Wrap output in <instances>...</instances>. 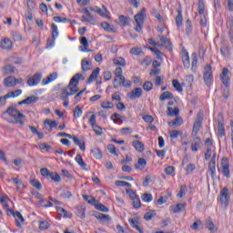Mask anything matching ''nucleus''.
Returning <instances> with one entry per match:
<instances>
[{
    "label": "nucleus",
    "mask_w": 233,
    "mask_h": 233,
    "mask_svg": "<svg viewBox=\"0 0 233 233\" xmlns=\"http://www.w3.org/2000/svg\"><path fill=\"white\" fill-rule=\"evenodd\" d=\"M79 79H85V76H83L81 74H76L70 80L69 85L66 88L62 89L60 98L62 101H69L68 96H74L79 92V87H77V85L79 83Z\"/></svg>",
    "instance_id": "obj_1"
},
{
    "label": "nucleus",
    "mask_w": 233,
    "mask_h": 233,
    "mask_svg": "<svg viewBox=\"0 0 233 233\" xmlns=\"http://www.w3.org/2000/svg\"><path fill=\"white\" fill-rule=\"evenodd\" d=\"M1 205L4 208V210H5L7 216H14L15 218L16 221V227L18 228H21V223H25V218H23V215L19 213V211H16L14 213V209H12V201L8 197L3 196L1 197Z\"/></svg>",
    "instance_id": "obj_2"
},
{
    "label": "nucleus",
    "mask_w": 233,
    "mask_h": 233,
    "mask_svg": "<svg viewBox=\"0 0 233 233\" xmlns=\"http://www.w3.org/2000/svg\"><path fill=\"white\" fill-rule=\"evenodd\" d=\"M3 116L5 119H7L8 123L21 126L25 125V115L14 107H9L3 113Z\"/></svg>",
    "instance_id": "obj_3"
},
{
    "label": "nucleus",
    "mask_w": 233,
    "mask_h": 233,
    "mask_svg": "<svg viewBox=\"0 0 233 233\" xmlns=\"http://www.w3.org/2000/svg\"><path fill=\"white\" fill-rule=\"evenodd\" d=\"M147 11L142 9L138 14L134 16V19L137 23V26L135 27L136 32L138 34H143V25H145V14Z\"/></svg>",
    "instance_id": "obj_4"
},
{
    "label": "nucleus",
    "mask_w": 233,
    "mask_h": 233,
    "mask_svg": "<svg viewBox=\"0 0 233 233\" xmlns=\"http://www.w3.org/2000/svg\"><path fill=\"white\" fill-rule=\"evenodd\" d=\"M220 205L227 208L228 207V202L230 201V192L228 187H224L220 190L219 194Z\"/></svg>",
    "instance_id": "obj_5"
},
{
    "label": "nucleus",
    "mask_w": 233,
    "mask_h": 233,
    "mask_svg": "<svg viewBox=\"0 0 233 233\" xmlns=\"http://www.w3.org/2000/svg\"><path fill=\"white\" fill-rule=\"evenodd\" d=\"M132 86V82L130 80H127L124 76H115L113 86L114 88H119V86H125V88H128Z\"/></svg>",
    "instance_id": "obj_6"
},
{
    "label": "nucleus",
    "mask_w": 233,
    "mask_h": 233,
    "mask_svg": "<svg viewBox=\"0 0 233 233\" xmlns=\"http://www.w3.org/2000/svg\"><path fill=\"white\" fill-rule=\"evenodd\" d=\"M203 77L207 86H210L212 85V66L210 65L206 66Z\"/></svg>",
    "instance_id": "obj_7"
},
{
    "label": "nucleus",
    "mask_w": 233,
    "mask_h": 233,
    "mask_svg": "<svg viewBox=\"0 0 233 233\" xmlns=\"http://www.w3.org/2000/svg\"><path fill=\"white\" fill-rule=\"evenodd\" d=\"M41 79H43V74L35 73L33 76L27 79L28 86H35L41 83Z\"/></svg>",
    "instance_id": "obj_8"
},
{
    "label": "nucleus",
    "mask_w": 233,
    "mask_h": 233,
    "mask_svg": "<svg viewBox=\"0 0 233 233\" xmlns=\"http://www.w3.org/2000/svg\"><path fill=\"white\" fill-rule=\"evenodd\" d=\"M220 168L222 170V174L226 177H230V164L228 163V159L227 158H222L221 164H220Z\"/></svg>",
    "instance_id": "obj_9"
},
{
    "label": "nucleus",
    "mask_w": 233,
    "mask_h": 233,
    "mask_svg": "<svg viewBox=\"0 0 233 233\" xmlns=\"http://www.w3.org/2000/svg\"><path fill=\"white\" fill-rule=\"evenodd\" d=\"M216 152L213 151L212 159L208 164V174L211 176V177H216Z\"/></svg>",
    "instance_id": "obj_10"
},
{
    "label": "nucleus",
    "mask_w": 233,
    "mask_h": 233,
    "mask_svg": "<svg viewBox=\"0 0 233 233\" xmlns=\"http://www.w3.org/2000/svg\"><path fill=\"white\" fill-rule=\"evenodd\" d=\"M84 13L85 15H82L83 21H86V23H89L91 25H96L97 23V20L92 16L90 10L85 9Z\"/></svg>",
    "instance_id": "obj_11"
},
{
    "label": "nucleus",
    "mask_w": 233,
    "mask_h": 233,
    "mask_svg": "<svg viewBox=\"0 0 233 233\" xmlns=\"http://www.w3.org/2000/svg\"><path fill=\"white\" fill-rule=\"evenodd\" d=\"M203 123V118L198 115V117L193 125L192 136H198V132L201 129V125Z\"/></svg>",
    "instance_id": "obj_12"
},
{
    "label": "nucleus",
    "mask_w": 233,
    "mask_h": 233,
    "mask_svg": "<svg viewBox=\"0 0 233 233\" xmlns=\"http://www.w3.org/2000/svg\"><path fill=\"white\" fill-rule=\"evenodd\" d=\"M57 77H58L57 72L51 73L48 76H46V78H44L42 80L43 86H45L46 85H50V83H53V81H56V79H57Z\"/></svg>",
    "instance_id": "obj_13"
},
{
    "label": "nucleus",
    "mask_w": 233,
    "mask_h": 233,
    "mask_svg": "<svg viewBox=\"0 0 233 233\" xmlns=\"http://www.w3.org/2000/svg\"><path fill=\"white\" fill-rule=\"evenodd\" d=\"M220 79L223 85H225V86H228L230 83V76H228V68H224L222 70V74L220 75Z\"/></svg>",
    "instance_id": "obj_14"
},
{
    "label": "nucleus",
    "mask_w": 233,
    "mask_h": 233,
    "mask_svg": "<svg viewBox=\"0 0 233 233\" xmlns=\"http://www.w3.org/2000/svg\"><path fill=\"white\" fill-rule=\"evenodd\" d=\"M141 96H143V89H141V87H137L134 90H132L130 93H128L129 99H137Z\"/></svg>",
    "instance_id": "obj_15"
},
{
    "label": "nucleus",
    "mask_w": 233,
    "mask_h": 233,
    "mask_svg": "<svg viewBox=\"0 0 233 233\" xmlns=\"http://www.w3.org/2000/svg\"><path fill=\"white\" fill-rule=\"evenodd\" d=\"M218 136L220 137H224L225 136V126L223 125V115L219 114L218 115Z\"/></svg>",
    "instance_id": "obj_16"
},
{
    "label": "nucleus",
    "mask_w": 233,
    "mask_h": 233,
    "mask_svg": "<svg viewBox=\"0 0 233 233\" xmlns=\"http://www.w3.org/2000/svg\"><path fill=\"white\" fill-rule=\"evenodd\" d=\"M1 46L3 50H12L14 48V43L10 38H4Z\"/></svg>",
    "instance_id": "obj_17"
},
{
    "label": "nucleus",
    "mask_w": 233,
    "mask_h": 233,
    "mask_svg": "<svg viewBox=\"0 0 233 233\" xmlns=\"http://www.w3.org/2000/svg\"><path fill=\"white\" fill-rule=\"evenodd\" d=\"M185 207H187V205L183 203L173 205L170 207V211L173 212V214H177L179 212H183V210H185Z\"/></svg>",
    "instance_id": "obj_18"
},
{
    "label": "nucleus",
    "mask_w": 233,
    "mask_h": 233,
    "mask_svg": "<svg viewBox=\"0 0 233 233\" xmlns=\"http://www.w3.org/2000/svg\"><path fill=\"white\" fill-rule=\"evenodd\" d=\"M23 94V90L17 89L15 91L8 92L4 97L2 98L4 101H6V99H9V97H19Z\"/></svg>",
    "instance_id": "obj_19"
},
{
    "label": "nucleus",
    "mask_w": 233,
    "mask_h": 233,
    "mask_svg": "<svg viewBox=\"0 0 233 233\" xmlns=\"http://www.w3.org/2000/svg\"><path fill=\"white\" fill-rule=\"evenodd\" d=\"M201 146V138L199 137H194L191 142V150L192 152H198L199 149V147Z\"/></svg>",
    "instance_id": "obj_20"
},
{
    "label": "nucleus",
    "mask_w": 233,
    "mask_h": 233,
    "mask_svg": "<svg viewBox=\"0 0 233 233\" xmlns=\"http://www.w3.org/2000/svg\"><path fill=\"white\" fill-rule=\"evenodd\" d=\"M158 46H166V48H172V43L170 40L167 39L165 36H160L159 42H157Z\"/></svg>",
    "instance_id": "obj_21"
},
{
    "label": "nucleus",
    "mask_w": 233,
    "mask_h": 233,
    "mask_svg": "<svg viewBox=\"0 0 233 233\" xmlns=\"http://www.w3.org/2000/svg\"><path fill=\"white\" fill-rule=\"evenodd\" d=\"M11 181L13 182L14 185L16 186V190L18 192H21L25 188V184H23V181L19 178L12 177Z\"/></svg>",
    "instance_id": "obj_22"
},
{
    "label": "nucleus",
    "mask_w": 233,
    "mask_h": 233,
    "mask_svg": "<svg viewBox=\"0 0 233 233\" xmlns=\"http://www.w3.org/2000/svg\"><path fill=\"white\" fill-rule=\"evenodd\" d=\"M96 12L98 14V15H101V17H105V19H110V12L105 9H101L100 7H96Z\"/></svg>",
    "instance_id": "obj_23"
},
{
    "label": "nucleus",
    "mask_w": 233,
    "mask_h": 233,
    "mask_svg": "<svg viewBox=\"0 0 233 233\" xmlns=\"http://www.w3.org/2000/svg\"><path fill=\"white\" fill-rule=\"evenodd\" d=\"M128 221H129V224L131 225V227H133V228L137 230V232H139V233H143V229L139 226V221H137V219L129 218Z\"/></svg>",
    "instance_id": "obj_24"
},
{
    "label": "nucleus",
    "mask_w": 233,
    "mask_h": 233,
    "mask_svg": "<svg viewBox=\"0 0 233 233\" xmlns=\"http://www.w3.org/2000/svg\"><path fill=\"white\" fill-rule=\"evenodd\" d=\"M94 216L99 220V221H112V218L110 215H105L103 213L96 212L94 214Z\"/></svg>",
    "instance_id": "obj_25"
},
{
    "label": "nucleus",
    "mask_w": 233,
    "mask_h": 233,
    "mask_svg": "<svg viewBox=\"0 0 233 233\" xmlns=\"http://www.w3.org/2000/svg\"><path fill=\"white\" fill-rule=\"evenodd\" d=\"M4 85H5V86H7V87L15 86V77L8 76V77L5 78Z\"/></svg>",
    "instance_id": "obj_26"
},
{
    "label": "nucleus",
    "mask_w": 233,
    "mask_h": 233,
    "mask_svg": "<svg viewBox=\"0 0 233 233\" xmlns=\"http://www.w3.org/2000/svg\"><path fill=\"white\" fill-rule=\"evenodd\" d=\"M133 147L137 152H143L145 150V144L139 140L133 141Z\"/></svg>",
    "instance_id": "obj_27"
},
{
    "label": "nucleus",
    "mask_w": 233,
    "mask_h": 233,
    "mask_svg": "<svg viewBox=\"0 0 233 233\" xmlns=\"http://www.w3.org/2000/svg\"><path fill=\"white\" fill-rule=\"evenodd\" d=\"M114 65H116L117 66H127V61L125 58L121 56H116L113 59Z\"/></svg>",
    "instance_id": "obj_28"
},
{
    "label": "nucleus",
    "mask_w": 233,
    "mask_h": 233,
    "mask_svg": "<svg viewBox=\"0 0 233 233\" xmlns=\"http://www.w3.org/2000/svg\"><path fill=\"white\" fill-rule=\"evenodd\" d=\"M99 72H101V69L99 67H96L92 74L90 75L87 83L90 84L92 83L94 80L97 79V76H99Z\"/></svg>",
    "instance_id": "obj_29"
},
{
    "label": "nucleus",
    "mask_w": 233,
    "mask_h": 233,
    "mask_svg": "<svg viewBox=\"0 0 233 233\" xmlns=\"http://www.w3.org/2000/svg\"><path fill=\"white\" fill-rule=\"evenodd\" d=\"M182 61L184 63L185 68H189L190 67V56H188V53L184 52L182 54Z\"/></svg>",
    "instance_id": "obj_30"
},
{
    "label": "nucleus",
    "mask_w": 233,
    "mask_h": 233,
    "mask_svg": "<svg viewBox=\"0 0 233 233\" xmlns=\"http://www.w3.org/2000/svg\"><path fill=\"white\" fill-rule=\"evenodd\" d=\"M81 66L83 72H88V70H92V65L86 59L82 60Z\"/></svg>",
    "instance_id": "obj_31"
},
{
    "label": "nucleus",
    "mask_w": 233,
    "mask_h": 233,
    "mask_svg": "<svg viewBox=\"0 0 233 233\" xmlns=\"http://www.w3.org/2000/svg\"><path fill=\"white\" fill-rule=\"evenodd\" d=\"M111 119L112 121H114V123H116V125H121V123H123V116H121V115L117 114V113H114L111 116Z\"/></svg>",
    "instance_id": "obj_32"
},
{
    "label": "nucleus",
    "mask_w": 233,
    "mask_h": 233,
    "mask_svg": "<svg viewBox=\"0 0 233 233\" xmlns=\"http://www.w3.org/2000/svg\"><path fill=\"white\" fill-rule=\"evenodd\" d=\"M160 101H166V99H174V95L168 91H165L159 96Z\"/></svg>",
    "instance_id": "obj_33"
},
{
    "label": "nucleus",
    "mask_w": 233,
    "mask_h": 233,
    "mask_svg": "<svg viewBox=\"0 0 233 233\" xmlns=\"http://www.w3.org/2000/svg\"><path fill=\"white\" fill-rule=\"evenodd\" d=\"M100 25L102 26L103 30H105L106 32H116L114 25L106 22L101 23Z\"/></svg>",
    "instance_id": "obj_34"
},
{
    "label": "nucleus",
    "mask_w": 233,
    "mask_h": 233,
    "mask_svg": "<svg viewBox=\"0 0 233 233\" xmlns=\"http://www.w3.org/2000/svg\"><path fill=\"white\" fill-rule=\"evenodd\" d=\"M147 167V160L145 158H138L137 164L136 165V168L137 170H143Z\"/></svg>",
    "instance_id": "obj_35"
},
{
    "label": "nucleus",
    "mask_w": 233,
    "mask_h": 233,
    "mask_svg": "<svg viewBox=\"0 0 233 233\" xmlns=\"http://www.w3.org/2000/svg\"><path fill=\"white\" fill-rule=\"evenodd\" d=\"M44 125L46 127V128H56V127H57V122L56 121H53L51 119H46V121L44 122Z\"/></svg>",
    "instance_id": "obj_36"
},
{
    "label": "nucleus",
    "mask_w": 233,
    "mask_h": 233,
    "mask_svg": "<svg viewBox=\"0 0 233 233\" xmlns=\"http://www.w3.org/2000/svg\"><path fill=\"white\" fill-rule=\"evenodd\" d=\"M118 20H119V25L121 26H127L128 25V21H130V17L120 15Z\"/></svg>",
    "instance_id": "obj_37"
},
{
    "label": "nucleus",
    "mask_w": 233,
    "mask_h": 233,
    "mask_svg": "<svg viewBox=\"0 0 233 233\" xmlns=\"http://www.w3.org/2000/svg\"><path fill=\"white\" fill-rule=\"evenodd\" d=\"M37 101V96H31L22 101L24 105H32V103H35Z\"/></svg>",
    "instance_id": "obj_38"
},
{
    "label": "nucleus",
    "mask_w": 233,
    "mask_h": 233,
    "mask_svg": "<svg viewBox=\"0 0 233 233\" xmlns=\"http://www.w3.org/2000/svg\"><path fill=\"white\" fill-rule=\"evenodd\" d=\"M7 61H9V63H13L14 65H21V63H23V58L9 56L7 58Z\"/></svg>",
    "instance_id": "obj_39"
},
{
    "label": "nucleus",
    "mask_w": 233,
    "mask_h": 233,
    "mask_svg": "<svg viewBox=\"0 0 233 233\" xmlns=\"http://www.w3.org/2000/svg\"><path fill=\"white\" fill-rule=\"evenodd\" d=\"M51 28H52V37L54 41H56V39H57V37L59 36V31L57 30V25H56V24H52Z\"/></svg>",
    "instance_id": "obj_40"
},
{
    "label": "nucleus",
    "mask_w": 233,
    "mask_h": 233,
    "mask_svg": "<svg viewBox=\"0 0 233 233\" xmlns=\"http://www.w3.org/2000/svg\"><path fill=\"white\" fill-rule=\"evenodd\" d=\"M91 154L95 159H101V157H103L101 151L96 147L91 150Z\"/></svg>",
    "instance_id": "obj_41"
},
{
    "label": "nucleus",
    "mask_w": 233,
    "mask_h": 233,
    "mask_svg": "<svg viewBox=\"0 0 233 233\" xmlns=\"http://www.w3.org/2000/svg\"><path fill=\"white\" fill-rule=\"evenodd\" d=\"M56 212L63 218H70V215H68V211L61 207H56Z\"/></svg>",
    "instance_id": "obj_42"
},
{
    "label": "nucleus",
    "mask_w": 233,
    "mask_h": 233,
    "mask_svg": "<svg viewBox=\"0 0 233 233\" xmlns=\"http://www.w3.org/2000/svg\"><path fill=\"white\" fill-rule=\"evenodd\" d=\"M198 10L200 15H205V2L203 0L198 1Z\"/></svg>",
    "instance_id": "obj_43"
},
{
    "label": "nucleus",
    "mask_w": 233,
    "mask_h": 233,
    "mask_svg": "<svg viewBox=\"0 0 233 233\" xmlns=\"http://www.w3.org/2000/svg\"><path fill=\"white\" fill-rule=\"evenodd\" d=\"M80 43L84 46V50H82V52H88V46H90L88 45V40L86 39V37L85 36L81 37Z\"/></svg>",
    "instance_id": "obj_44"
},
{
    "label": "nucleus",
    "mask_w": 233,
    "mask_h": 233,
    "mask_svg": "<svg viewBox=\"0 0 233 233\" xmlns=\"http://www.w3.org/2000/svg\"><path fill=\"white\" fill-rule=\"evenodd\" d=\"M4 74H14L15 72V67L14 66L7 65L3 68Z\"/></svg>",
    "instance_id": "obj_45"
},
{
    "label": "nucleus",
    "mask_w": 233,
    "mask_h": 233,
    "mask_svg": "<svg viewBox=\"0 0 233 233\" xmlns=\"http://www.w3.org/2000/svg\"><path fill=\"white\" fill-rule=\"evenodd\" d=\"M183 134L182 131L179 130H172L169 132V137L171 139H177V137H179V136H181Z\"/></svg>",
    "instance_id": "obj_46"
},
{
    "label": "nucleus",
    "mask_w": 233,
    "mask_h": 233,
    "mask_svg": "<svg viewBox=\"0 0 233 233\" xmlns=\"http://www.w3.org/2000/svg\"><path fill=\"white\" fill-rule=\"evenodd\" d=\"M180 125H183V118L177 117L174 121L169 122V127H179Z\"/></svg>",
    "instance_id": "obj_47"
},
{
    "label": "nucleus",
    "mask_w": 233,
    "mask_h": 233,
    "mask_svg": "<svg viewBox=\"0 0 233 233\" xmlns=\"http://www.w3.org/2000/svg\"><path fill=\"white\" fill-rule=\"evenodd\" d=\"M179 114V108L167 107V116H177Z\"/></svg>",
    "instance_id": "obj_48"
},
{
    "label": "nucleus",
    "mask_w": 233,
    "mask_h": 233,
    "mask_svg": "<svg viewBox=\"0 0 233 233\" xmlns=\"http://www.w3.org/2000/svg\"><path fill=\"white\" fill-rule=\"evenodd\" d=\"M100 106H102V108H106V110H108L110 108H114V103L108 102V101H103L101 102Z\"/></svg>",
    "instance_id": "obj_49"
},
{
    "label": "nucleus",
    "mask_w": 233,
    "mask_h": 233,
    "mask_svg": "<svg viewBox=\"0 0 233 233\" xmlns=\"http://www.w3.org/2000/svg\"><path fill=\"white\" fill-rule=\"evenodd\" d=\"M49 177L50 179L56 181V183H59V181H61V177L56 172L50 173Z\"/></svg>",
    "instance_id": "obj_50"
},
{
    "label": "nucleus",
    "mask_w": 233,
    "mask_h": 233,
    "mask_svg": "<svg viewBox=\"0 0 233 233\" xmlns=\"http://www.w3.org/2000/svg\"><path fill=\"white\" fill-rule=\"evenodd\" d=\"M172 85H173L174 88H176V90L177 92H183V86H181V84L179 83V81L174 79L172 81Z\"/></svg>",
    "instance_id": "obj_51"
},
{
    "label": "nucleus",
    "mask_w": 233,
    "mask_h": 233,
    "mask_svg": "<svg viewBox=\"0 0 233 233\" xmlns=\"http://www.w3.org/2000/svg\"><path fill=\"white\" fill-rule=\"evenodd\" d=\"M80 116H83V109L81 106H77L74 110V117L77 119Z\"/></svg>",
    "instance_id": "obj_52"
},
{
    "label": "nucleus",
    "mask_w": 233,
    "mask_h": 233,
    "mask_svg": "<svg viewBox=\"0 0 233 233\" xmlns=\"http://www.w3.org/2000/svg\"><path fill=\"white\" fill-rule=\"evenodd\" d=\"M152 199V194L145 193L144 195H142V201H144L145 203H150Z\"/></svg>",
    "instance_id": "obj_53"
},
{
    "label": "nucleus",
    "mask_w": 233,
    "mask_h": 233,
    "mask_svg": "<svg viewBox=\"0 0 233 233\" xmlns=\"http://www.w3.org/2000/svg\"><path fill=\"white\" fill-rule=\"evenodd\" d=\"M130 54L133 56H141L143 54V50L140 47H133L130 49Z\"/></svg>",
    "instance_id": "obj_54"
},
{
    "label": "nucleus",
    "mask_w": 233,
    "mask_h": 233,
    "mask_svg": "<svg viewBox=\"0 0 233 233\" xmlns=\"http://www.w3.org/2000/svg\"><path fill=\"white\" fill-rule=\"evenodd\" d=\"M96 210H100V212H109V209L106 206L103 204H96Z\"/></svg>",
    "instance_id": "obj_55"
},
{
    "label": "nucleus",
    "mask_w": 233,
    "mask_h": 233,
    "mask_svg": "<svg viewBox=\"0 0 233 233\" xmlns=\"http://www.w3.org/2000/svg\"><path fill=\"white\" fill-rule=\"evenodd\" d=\"M76 163L80 166V167H86V164L85 163V161H83V157H81V155H76Z\"/></svg>",
    "instance_id": "obj_56"
},
{
    "label": "nucleus",
    "mask_w": 233,
    "mask_h": 233,
    "mask_svg": "<svg viewBox=\"0 0 233 233\" xmlns=\"http://www.w3.org/2000/svg\"><path fill=\"white\" fill-rule=\"evenodd\" d=\"M192 67L191 69L196 70V66H198V54H192Z\"/></svg>",
    "instance_id": "obj_57"
},
{
    "label": "nucleus",
    "mask_w": 233,
    "mask_h": 233,
    "mask_svg": "<svg viewBox=\"0 0 233 233\" xmlns=\"http://www.w3.org/2000/svg\"><path fill=\"white\" fill-rule=\"evenodd\" d=\"M116 187H132V184L128 183V182H125V181H121V180H116L115 182Z\"/></svg>",
    "instance_id": "obj_58"
},
{
    "label": "nucleus",
    "mask_w": 233,
    "mask_h": 233,
    "mask_svg": "<svg viewBox=\"0 0 233 233\" xmlns=\"http://www.w3.org/2000/svg\"><path fill=\"white\" fill-rule=\"evenodd\" d=\"M155 216H156V212L154 211L147 212L144 215V219H146V221H150V219H152Z\"/></svg>",
    "instance_id": "obj_59"
},
{
    "label": "nucleus",
    "mask_w": 233,
    "mask_h": 233,
    "mask_svg": "<svg viewBox=\"0 0 233 233\" xmlns=\"http://www.w3.org/2000/svg\"><path fill=\"white\" fill-rule=\"evenodd\" d=\"M134 208H141V200H139V197L132 199Z\"/></svg>",
    "instance_id": "obj_60"
},
{
    "label": "nucleus",
    "mask_w": 233,
    "mask_h": 233,
    "mask_svg": "<svg viewBox=\"0 0 233 233\" xmlns=\"http://www.w3.org/2000/svg\"><path fill=\"white\" fill-rule=\"evenodd\" d=\"M83 199H85V201H87V203H89V204L96 203V198H94V197L83 195Z\"/></svg>",
    "instance_id": "obj_61"
},
{
    "label": "nucleus",
    "mask_w": 233,
    "mask_h": 233,
    "mask_svg": "<svg viewBox=\"0 0 233 233\" xmlns=\"http://www.w3.org/2000/svg\"><path fill=\"white\" fill-rule=\"evenodd\" d=\"M143 86H144V90H146L147 92H150V90L154 87V85L152 84V82L147 81V82H145Z\"/></svg>",
    "instance_id": "obj_62"
},
{
    "label": "nucleus",
    "mask_w": 233,
    "mask_h": 233,
    "mask_svg": "<svg viewBox=\"0 0 233 233\" xmlns=\"http://www.w3.org/2000/svg\"><path fill=\"white\" fill-rule=\"evenodd\" d=\"M196 170V165L194 164H188L186 167L187 174H192Z\"/></svg>",
    "instance_id": "obj_63"
},
{
    "label": "nucleus",
    "mask_w": 233,
    "mask_h": 233,
    "mask_svg": "<svg viewBox=\"0 0 233 233\" xmlns=\"http://www.w3.org/2000/svg\"><path fill=\"white\" fill-rule=\"evenodd\" d=\"M152 63V59L150 57L146 56L144 59L140 60V65H143L145 66H148Z\"/></svg>",
    "instance_id": "obj_64"
}]
</instances>
